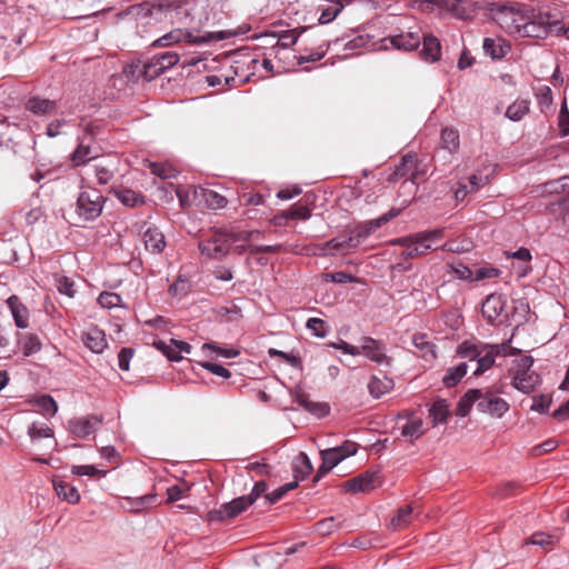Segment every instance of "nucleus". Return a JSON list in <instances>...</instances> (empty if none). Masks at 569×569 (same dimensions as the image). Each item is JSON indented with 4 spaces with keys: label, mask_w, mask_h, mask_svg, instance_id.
Listing matches in <instances>:
<instances>
[{
    "label": "nucleus",
    "mask_w": 569,
    "mask_h": 569,
    "mask_svg": "<svg viewBox=\"0 0 569 569\" xmlns=\"http://www.w3.org/2000/svg\"><path fill=\"white\" fill-rule=\"evenodd\" d=\"M559 23V13L530 10L527 13L515 14L509 29L519 37L546 39L550 33L556 34Z\"/></svg>",
    "instance_id": "obj_1"
},
{
    "label": "nucleus",
    "mask_w": 569,
    "mask_h": 569,
    "mask_svg": "<svg viewBox=\"0 0 569 569\" xmlns=\"http://www.w3.org/2000/svg\"><path fill=\"white\" fill-rule=\"evenodd\" d=\"M506 348V343L489 345L476 339H471L465 340L458 345L456 355L458 358L467 361L469 367L470 363H472V376L480 377L487 370L492 368L496 358L500 356Z\"/></svg>",
    "instance_id": "obj_2"
},
{
    "label": "nucleus",
    "mask_w": 569,
    "mask_h": 569,
    "mask_svg": "<svg viewBox=\"0 0 569 569\" xmlns=\"http://www.w3.org/2000/svg\"><path fill=\"white\" fill-rule=\"evenodd\" d=\"M473 405L479 412L496 418H501L509 410V403L491 388L469 389L458 401L456 415L467 417Z\"/></svg>",
    "instance_id": "obj_3"
},
{
    "label": "nucleus",
    "mask_w": 569,
    "mask_h": 569,
    "mask_svg": "<svg viewBox=\"0 0 569 569\" xmlns=\"http://www.w3.org/2000/svg\"><path fill=\"white\" fill-rule=\"evenodd\" d=\"M106 199L94 188H81L76 202V214L79 222H91L98 219L103 210Z\"/></svg>",
    "instance_id": "obj_4"
},
{
    "label": "nucleus",
    "mask_w": 569,
    "mask_h": 569,
    "mask_svg": "<svg viewBox=\"0 0 569 569\" xmlns=\"http://www.w3.org/2000/svg\"><path fill=\"white\" fill-rule=\"evenodd\" d=\"M176 8L170 0H160L157 2L144 1L128 9V14L137 20L149 23L150 21H161L167 17V12Z\"/></svg>",
    "instance_id": "obj_5"
},
{
    "label": "nucleus",
    "mask_w": 569,
    "mask_h": 569,
    "mask_svg": "<svg viewBox=\"0 0 569 569\" xmlns=\"http://www.w3.org/2000/svg\"><path fill=\"white\" fill-rule=\"evenodd\" d=\"M227 237L226 230H214L209 238L199 242L198 248L203 256L221 261L231 248Z\"/></svg>",
    "instance_id": "obj_6"
},
{
    "label": "nucleus",
    "mask_w": 569,
    "mask_h": 569,
    "mask_svg": "<svg viewBox=\"0 0 569 569\" xmlns=\"http://www.w3.org/2000/svg\"><path fill=\"white\" fill-rule=\"evenodd\" d=\"M226 38H227L226 33L223 31H221V32H219V36L216 37V40H223ZM213 39H214V37L211 33H208L202 37H196L189 31H183L182 29H174V30L166 33L164 36L158 38L157 40H154L152 46L153 47H168L173 43H178L182 40H186L190 43L201 44V43H208Z\"/></svg>",
    "instance_id": "obj_7"
},
{
    "label": "nucleus",
    "mask_w": 569,
    "mask_h": 569,
    "mask_svg": "<svg viewBox=\"0 0 569 569\" xmlns=\"http://www.w3.org/2000/svg\"><path fill=\"white\" fill-rule=\"evenodd\" d=\"M395 243L403 247L400 257L405 260L413 259L426 254L430 250H436L430 243L419 238V233H413L408 237L398 238Z\"/></svg>",
    "instance_id": "obj_8"
},
{
    "label": "nucleus",
    "mask_w": 569,
    "mask_h": 569,
    "mask_svg": "<svg viewBox=\"0 0 569 569\" xmlns=\"http://www.w3.org/2000/svg\"><path fill=\"white\" fill-rule=\"evenodd\" d=\"M360 351L361 355L366 356L369 360L378 363V365H385L390 366L391 365V358L387 356L386 353V345L377 339H373L371 337H362L360 339Z\"/></svg>",
    "instance_id": "obj_9"
},
{
    "label": "nucleus",
    "mask_w": 569,
    "mask_h": 569,
    "mask_svg": "<svg viewBox=\"0 0 569 569\" xmlns=\"http://www.w3.org/2000/svg\"><path fill=\"white\" fill-rule=\"evenodd\" d=\"M250 506L251 501L247 500L244 496H241L232 499L227 503H223L219 509L210 511L209 518L212 521H222L224 519H231L239 516Z\"/></svg>",
    "instance_id": "obj_10"
},
{
    "label": "nucleus",
    "mask_w": 569,
    "mask_h": 569,
    "mask_svg": "<svg viewBox=\"0 0 569 569\" xmlns=\"http://www.w3.org/2000/svg\"><path fill=\"white\" fill-rule=\"evenodd\" d=\"M508 299L501 293H491L487 296L481 306L482 316L490 322L495 321L505 312Z\"/></svg>",
    "instance_id": "obj_11"
},
{
    "label": "nucleus",
    "mask_w": 569,
    "mask_h": 569,
    "mask_svg": "<svg viewBox=\"0 0 569 569\" xmlns=\"http://www.w3.org/2000/svg\"><path fill=\"white\" fill-rule=\"evenodd\" d=\"M379 476L377 471H365L361 475L353 477L345 483V488L349 492H366L375 488L376 481Z\"/></svg>",
    "instance_id": "obj_12"
},
{
    "label": "nucleus",
    "mask_w": 569,
    "mask_h": 569,
    "mask_svg": "<svg viewBox=\"0 0 569 569\" xmlns=\"http://www.w3.org/2000/svg\"><path fill=\"white\" fill-rule=\"evenodd\" d=\"M101 423V419L96 416L82 417L69 421V429L74 437L84 439L92 435L98 426Z\"/></svg>",
    "instance_id": "obj_13"
},
{
    "label": "nucleus",
    "mask_w": 569,
    "mask_h": 569,
    "mask_svg": "<svg viewBox=\"0 0 569 569\" xmlns=\"http://www.w3.org/2000/svg\"><path fill=\"white\" fill-rule=\"evenodd\" d=\"M485 54L492 60H500L505 58L511 49L510 43L502 38H485L482 43Z\"/></svg>",
    "instance_id": "obj_14"
},
{
    "label": "nucleus",
    "mask_w": 569,
    "mask_h": 569,
    "mask_svg": "<svg viewBox=\"0 0 569 569\" xmlns=\"http://www.w3.org/2000/svg\"><path fill=\"white\" fill-rule=\"evenodd\" d=\"M142 238L146 250L151 253L159 254L167 246L164 234L157 227H148Z\"/></svg>",
    "instance_id": "obj_15"
},
{
    "label": "nucleus",
    "mask_w": 569,
    "mask_h": 569,
    "mask_svg": "<svg viewBox=\"0 0 569 569\" xmlns=\"http://www.w3.org/2000/svg\"><path fill=\"white\" fill-rule=\"evenodd\" d=\"M540 382L541 379L535 371H516L512 385L517 390L530 393Z\"/></svg>",
    "instance_id": "obj_16"
},
{
    "label": "nucleus",
    "mask_w": 569,
    "mask_h": 569,
    "mask_svg": "<svg viewBox=\"0 0 569 569\" xmlns=\"http://www.w3.org/2000/svg\"><path fill=\"white\" fill-rule=\"evenodd\" d=\"M446 7L456 17L468 20L471 19L478 10V6L472 0H446Z\"/></svg>",
    "instance_id": "obj_17"
},
{
    "label": "nucleus",
    "mask_w": 569,
    "mask_h": 569,
    "mask_svg": "<svg viewBox=\"0 0 569 569\" xmlns=\"http://www.w3.org/2000/svg\"><path fill=\"white\" fill-rule=\"evenodd\" d=\"M420 57L427 62H436L441 57V44L438 38L433 34H425L422 37V48Z\"/></svg>",
    "instance_id": "obj_18"
},
{
    "label": "nucleus",
    "mask_w": 569,
    "mask_h": 569,
    "mask_svg": "<svg viewBox=\"0 0 569 569\" xmlns=\"http://www.w3.org/2000/svg\"><path fill=\"white\" fill-rule=\"evenodd\" d=\"M24 108L36 116H47L56 110L57 102L54 100L33 96L26 101Z\"/></svg>",
    "instance_id": "obj_19"
},
{
    "label": "nucleus",
    "mask_w": 569,
    "mask_h": 569,
    "mask_svg": "<svg viewBox=\"0 0 569 569\" xmlns=\"http://www.w3.org/2000/svg\"><path fill=\"white\" fill-rule=\"evenodd\" d=\"M7 305L14 319L16 326L21 329L27 328L29 325V311L20 299L13 295L8 298Z\"/></svg>",
    "instance_id": "obj_20"
},
{
    "label": "nucleus",
    "mask_w": 569,
    "mask_h": 569,
    "mask_svg": "<svg viewBox=\"0 0 569 569\" xmlns=\"http://www.w3.org/2000/svg\"><path fill=\"white\" fill-rule=\"evenodd\" d=\"M391 46L398 50L412 51L417 49L421 42L418 33L408 32L400 33L388 38Z\"/></svg>",
    "instance_id": "obj_21"
},
{
    "label": "nucleus",
    "mask_w": 569,
    "mask_h": 569,
    "mask_svg": "<svg viewBox=\"0 0 569 569\" xmlns=\"http://www.w3.org/2000/svg\"><path fill=\"white\" fill-rule=\"evenodd\" d=\"M83 343L87 348H89L92 352L100 353L107 347V340L103 331L98 328H92L87 331L83 336Z\"/></svg>",
    "instance_id": "obj_22"
},
{
    "label": "nucleus",
    "mask_w": 569,
    "mask_h": 569,
    "mask_svg": "<svg viewBox=\"0 0 569 569\" xmlns=\"http://www.w3.org/2000/svg\"><path fill=\"white\" fill-rule=\"evenodd\" d=\"M469 370V366L467 361H461L457 366L450 367L447 369L442 382L447 388H452L457 386L461 379L467 375Z\"/></svg>",
    "instance_id": "obj_23"
},
{
    "label": "nucleus",
    "mask_w": 569,
    "mask_h": 569,
    "mask_svg": "<svg viewBox=\"0 0 569 569\" xmlns=\"http://www.w3.org/2000/svg\"><path fill=\"white\" fill-rule=\"evenodd\" d=\"M307 30V27H299L295 29L283 30L280 32H271L270 36L278 38V46L288 48L297 43L298 38Z\"/></svg>",
    "instance_id": "obj_24"
},
{
    "label": "nucleus",
    "mask_w": 569,
    "mask_h": 569,
    "mask_svg": "<svg viewBox=\"0 0 569 569\" xmlns=\"http://www.w3.org/2000/svg\"><path fill=\"white\" fill-rule=\"evenodd\" d=\"M450 416L449 403L445 399H437L429 408V417L433 426L446 423Z\"/></svg>",
    "instance_id": "obj_25"
},
{
    "label": "nucleus",
    "mask_w": 569,
    "mask_h": 569,
    "mask_svg": "<svg viewBox=\"0 0 569 569\" xmlns=\"http://www.w3.org/2000/svg\"><path fill=\"white\" fill-rule=\"evenodd\" d=\"M113 193L126 207L134 208L144 203V197L131 189H113Z\"/></svg>",
    "instance_id": "obj_26"
},
{
    "label": "nucleus",
    "mask_w": 569,
    "mask_h": 569,
    "mask_svg": "<svg viewBox=\"0 0 569 569\" xmlns=\"http://www.w3.org/2000/svg\"><path fill=\"white\" fill-rule=\"evenodd\" d=\"M392 388H393V380L386 376L383 377V379H380V378L373 376V377H371V379L368 383L369 393L373 398H380L382 395L387 393Z\"/></svg>",
    "instance_id": "obj_27"
},
{
    "label": "nucleus",
    "mask_w": 569,
    "mask_h": 569,
    "mask_svg": "<svg viewBox=\"0 0 569 569\" xmlns=\"http://www.w3.org/2000/svg\"><path fill=\"white\" fill-rule=\"evenodd\" d=\"M412 508L411 506H405L397 510L396 515L391 518L389 528L392 531H399L411 522Z\"/></svg>",
    "instance_id": "obj_28"
},
{
    "label": "nucleus",
    "mask_w": 569,
    "mask_h": 569,
    "mask_svg": "<svg viewBox=\"0 0 569 569\" xmlns=\"http://www.w3.org/2000/svg\"><path fill=\"white\" fill-rule=\"evenodd\" d=\"M53 488L58 497L68 501L69 503H77L80 500V493L78 489L64 481H54Z\"/></svg>",
    "instance_id": "obj_29"
},
{
    "label": "nucleus",
    "mask_w": 569,
    "mask_h": 569,
    "mask_svg": "<svg viewBox=\"0 0 569 569\" xmlns=\"http://www.w3.org/2000/svg\"><path fill=\"white\" fill-rule=\"evenodd\" d=\"M413 346L422 352V357L426 359L436 358L435 345L428 340L425 333H415L412 337Z\"/></svg>",
    "instance_id": "obj_30"
},
{
    "label": "nucleus",
    "mask_w": 569,
    "mask_h": 569,
    "mask_svg": "<svg viewBox=\"0 0 569 569\" xmlns=\"http://www.w3.org/2000/svg\"><path fill=\"white\" fill-rule=\"evenodd\" d=\"M528 112L529 101L526 99H518L507 108L506 117L512 121H519Z\"/></svg>",
    "instance_id": "obj_31"
},
{
    "label": "nucleus",
    "mask_w": 569,
    "mask_h": 569,
    "mask_svg": "<svg viewBox=\"0 0 569 569\" xmlns=\"http://www.w3.org/2000/svg\"><path fill=\"white\" fill-rule=\"evenodd\" d=\"M295 401L303 407L305 409H307L308 411L310 412H313L318 416H326L329 411V408L326 406V405H321V403H313L312 401H310L307 397V395H305L303 392H298L296 396H295Z\"/></svg>",
    "instance_id": "obj_32"
},
{
    "label": "nucleus",
    "mask_w": 569,
    "mask_h": 569,
    "mask_svg": "<svg viewBox=\"0 0 569 569\" xmlns=\"http://www.w3.org/2000/svg\"><path fill=\"white\" fill-rule=\"evenodd\" d=\"M459 147V134L456 130L446 128L441 131V149L453 153Z\"/></svg>",
    "instance_id": "obj_33"
},
{
    "label": "nucleus",
    "mask_w": 569,
    "mask_h": 569,
    "mask_svg": "<svg viewBox=\"0 0 569 569\" xmlns=\"http://www.w3.org/2000/svg\"><path fill=\"white\" fill-rule=\"evenodd\" d=\"M203 200L208 208L217 210L227 206L228 200L213 190H204L202 193Z\"/></svg>",
    "instance_id": "obj_34"
},
{
    "label": "nucleus",
    "mask_w": 569,
    "mask_h": 569,
    "mask_svg": "<svg viewBox=\"0 0 569 569\" xmlns=\"http://www.w3.org/2000/svg\"><path fill=\"white\" fill-rule=\"evenodd\" d=\"M284 219L307 220L311 216V211L307 206L293 204L290 209L282 212Z\"/></svg>",
    "instance_id": "obj_35"
},
{
    "label": "nucleus",
    "mask_w": 569,
    "mask_h": 569,
    "mask_svg": "<svg viewBox=\"0 0 569 569\" xmlns=\"http://www.w3.org/2000/svg\"><path fill=\"white\" fill-rule=\"evenodd\" d=\"M28 435L31 440L34 441L39 438L53 437V430L47 423L38 425L37 422H33L28 427Z\"/></svg>",
    "instance_id": "obj_36"
},
{
    "label": "nucleus",
    "mask_w": 569,
    "mask_h": 569,
    "mask_svg": "<svg viewBox=\"0 0 569 569\" xmlns=\"http://www.w3.org/2000/svg\"><path fill=\"white\" fill-rule=\"evenodd\" d=\"M22 349L24 356H31L41 349V341L37 335H26L22 340Z\"/></svg>",
    "instance_id": "obj_37"
},
{
    "label": "nucleus",
    "mask_w": 569,
    "mask_h": 569,
    "mask_svg": "<svg viewBox=\"0 0 569 569\" xmlns=\"http://www.w3.org/2000/svg\"><path fill=\"white\" fill-rule=\"evenodd\" d=\"M422 433H423V431H422V420L421 419L409 420L401 428V435L403 437H409L411 439H418Z\"/></svg>",
    "instance_id": "obj_38"
},
{
    "label": "nucleus",
    "mask_w": 569,
    "mask_h": 569,
    "mask_svg": "<svg viewBox=\"0 0 569 569\" xmlns=\"http://www.w3.org/2000/svg\"><path fill=\"white\" fill-rule=\"evenodd\" d=\"M92 158H94V156H91L90 146L84 144L82 140L71 156L72 162L76 166L83 164Z\"/></svg>",
    "instance_id": "obj_39"
},
{
    "label": "nucleus",
    "mask_w": 569,
    "mask_h": 569,
    "mask_svg": "<svg viewBox=\"0 0 569 569\" xmlns=\"http://www.w3.org/2000/svg\"><path fill=\"white\" fill-rule=\"evenodd\" d=\"M321 460L325 461L329 468H335L342 460H345V456H341L340 450L335 448H329L320 451Z\"/></svg>",
    "instance_id": "obj_40"
},
{
    "label": "nucleus",
    "mask_w": 569,
    "mask_h": 569,
    "mask_svg": "<svg viewBox=\"0 0 569 569\" xmlns=\"http://www.w3.org/2000/svg\"><path fill=\"white\" fill-rule=\"evenodd\" d=\"M190 490V486L182 481L180 483L173 485L167 489V501L172 503L174 501L180 500L188 491Z\"/></svg>",
    "instance_id": "obj_41"
},
{
    "label": "nucleus",
    "mask_w": 569,
    "mask_h": 569,
    "mask_svg": "<svg viewBox=\"0 0 569 569\" xmlns=\"http://www.w3.org/2000/svg\"><path fill=\"white\" fill-rule=\"evenodd\" d=\"M153 500L152 496H142L136 499L127 498L123 507L130 512H139Z\"/></svg>",
    "instance_id": "obj_42"
},
{
    "label": "nucleus",
    "mask_w": 569,
    "mask_h": 569,
    "mask_svg": "<svg viewBox=\"0 0 569 569\" xmlns=\"http://www.w3.org/2000/svg\"><path fill=\"white\" fill-rule=\"evenodd\" d=\"M416 154L408 153L402 157L401 163L396 167L395 174L399 177L407 176L412 169L416 168Z\"/></svg>",
    "instance_id": "obj_43"
},
{
    "label": "nucleus",
    "mask_w": 569,
    "mask_h": 569,
    "mask_svg": "<svg viewBox=\"0 0 569 569\" xmlns=\"http://www.w3.org/2000/svg\"><path fill=\"white\" fill-rule=\"evenodd\" d=\"M316 531L321 536H328L331 532H333L338 527L339 522L337 518L335 517H328L320 521H318L316 525Z\"/></svg>",
    "instance_id": "obj_44"
},
{
    "label": "nucleus",
    "mask_w": 569,
    "mask_h": 569,
    "mask_svg": "<svg viewBox=\"0 0 569 569\" xmlns=\"http://www.w3.org/2000/svg\"><path fill=\"white\" fill-rule=\"evenodd\" d=\"M159 67L164 72L167 69L176 66L179 62V54L172 51H167L153 58Z\"/></svg>",
    "instance_id": "obj_45"
},
{
    "label": "nucleus",
    "mask_w": 569,
    "mask_h": 569,
    "mask_svg": "<svg viewBox=\"0 0 569 569\" xmlns=\"http://www.w3.org/2000/svg\"><path fill=\"white\" fill-rule=\"evenodd\" d=\"M281 557H282V553L273 551V550H268V551L257 555L254 557V563L257 567L264 566L270 562L280 565Z\"/></svg>",
    "instance_id": "obj_46"
},
{
    "label": "nucleus",
    "mask_w": 569,
    "mask_h": 569,
    "mask_svg": "<svg viewBox=\"0 0 569 569\" xmlns=\"http://www.w3.org/2000/svg\"><path fill=\"white\" fill-rule=\"evenodd\" d=\"M37 405L39 406L43 415L53 416L58 410L57 402L49 395H43L39 397L37 399Z\"/></svg>",
    "instance_id": "obj_47"
},
{
    "label": "nucleus",
    "mask_w": 569,
    "mask_h": 569,
    "mask_svg": "<svg viewBox=\"0 0 569 569\" xmlns=\"http://www.w3.org/2000/svg\"><path fill=\"white\" fill-rule=\"evenodd\" d=\"M121 297L114 292H101L98 297V303L106 309L120 306Z\"/></svg>",
    "instance_id": "obj_48"
},
{
    "label": "nucleus",
    "mask_w": 569,
    "mask_h": 569,
    "mask_svg": "<svg viewBox=\"0 0 569 569\" xmlns=\"http://www.w3.org/2000/svg\"><path fill=\"white\" fill-rule=\"evenodd\" d=\"M306 326L316 337L323 338L328 333V326L320 318H309Z\"/></svg>",
    "instance_id": "obj_49"
},
{
    "label": "nucleus",
    "mask_w": 569,
    "mask_h": 569,
    "mask_svg": "<svg viewBox=\"0 0 569 569\" xmlns=\"http://www.w3.org/2000/svg\"><path fill=\"white\" fill-rule=\"evenodd\" d=\"M153 346L161 351L170 361H180L182 357L173 349V345L163 340H154Z\"/></svg>",
    "instance_id": "obj_50"
},
{
    "label": "nucleus",
    "mask_w": 569,
    "mask_h": 569,
    "mask_svg": "<svg viewBox=\"0 0 569 569\" xmlns=\"http://www.w3.org/2000/svg\"><path fill=\"white\" fill-rule=\"evenodd\" d=\"M526 543H531L536 546H540L545 549H549L553 545L552 536L545 533V532H535L531 535V537L527 540Z\"/></svg>",
    "instance_id": "obj_51"
},
{
    "label": "nucleus",
    "mask_w": 569,
    "mask_h": 569,
    "mask_svg": "<svg viewBox=\"0 0 569 569\" xmlns=\"http://www.w3.org/2000/svg\"><path fill=\"white\" fill-rule=\"evenodd\" d=\"M162 72V68L159 67L156 60L152 58L149 62L143 64L141 74L146 80L151 81L152 79L160 76Z\"/></svg>",
    "instance_id": "obj_52"
},
{
    "label": "nucleus",
    "mask_w": 569,
    "mask_h": 569,
    "mask_svg": "<svg viewBox=\"0 0 569 569\" xmlns=\"http://www.w3.org/2000/svg\"><path fill=\"white\" fill-rule=\"evenodd\" d=\"M71 472L76 476L96 477L98 475H106V471L98 469L93 465L73 466Z\"/></svg>",
    "instance_id": "obj_53"
},
{
    "label": "nucleus",
    "mask_w": 569,
    "mask_h": 569,
    "mask_svg": "<svg viewBox=\"0 0 569 569\" xmlns=\"http://www.w3.org/2000/svg\"><path fill=\"white\" fill-rule=\"evenodd\" d=\"M552 400L551 397L540 395L533 398V402L530 407L531 410L545 413L549 410Z\"/></svg>",
    "instance_id": "obj_54"
},
{
    "label": "nucleus",
    "mask_w": 569,
    "mask_h": 569,
    "mask_svg": "<svg viewBox=\"0 0 569 569\" xmlns=\"http://www.w3.org/2000/svg\"><path fill=\"white\" fill-rule=\"evenodd\" d=\"M327 281H331L335 283H348V282H356L357 279L345 271H338V272H330L325 274Z\"/></svg>",
    "instance_id": "obj_55"
},
{
    "label": "nucleus",
    "mask_w": 569,
    "mask_h": 569,
    "mask_svg": "<svg viewBox=\"0 0 569 569\" xmlns=\"http://www.w3.org/2000/svg\"><path fill=\"white\" fill-rule=\"evenodd\" d=\"M201 367L218 377H222L224 379H228L231 377V372L221 365L207 361V362H202Z\"/></svg>",
    "instance_id": "obj_56"
},
{
    "label": "nucleus",
    "mask_w": 569,
    "mask_h": 569,
    "mask_svg": "<svg viewBox=\"0 0 569 569\" xmlns=\"http://www.w3.org/2000/svg\"><path fill=\"white\" fill-rule=\"evenodd\" d=\"M202 348L203 349L214 350L218 355H220V356H222L224 358H236L240 353V351L238 349H234V348H221V347L216 346L212 342L203 343Z\"/></svg>",
    "instance_id": "obj_57"
},
{
    "label": "nucleus",
    "mask_w": 569,
    "mask_h": 569,
    "mask_svg": "<svg viewBox=\"0 0 569 569\" xmlns=\"http://www.w3.org/2000/svg\"><path fill=\"white\" fill-rule=\"evenodd\" d=\"M327 50H328V46H326L325 48H323V46H320L319 50L310 52L307 56H300L298 58V63L299 64H303V63H307V62H317V61L321 60L325 57Z\"/></svg>",
    "instance_id": "obj_58"
},
{
    "label": "nucleus",
    "mask_w": 569,
    "mask_h": 569,
    "mask_svg": "<svg viewBox=\"0 0 569 569\" xmlns=\"http://www.w3.org/2000/svg\"><path fill=\"white\" fill-rule=\"evenodd\" d=\"M298 461L300 465L296 467V472L301 473L302 478H305L312 471V463L305 452L299 453Z\"/></svg>",
    "instance_id": "obj_59"
},
{
    "label": "nucleus",
    "mask_w": 569,
    "mask_h": 569,
    "mask_svg": "<svg viewBox=\"0 0 569 569\" xmlns=\"http://www.w3.org/2000/svg\"><path fill=\"white\" fill-rule=\"evenodd\" d=\"M452 272L461 280H473V271L463 263L450 264Z\"/></svg>",
    "instance_id": "obj_60"
},
{
    "label": "nucleus",
    "mask_w": 569,
    "mask_h": 569,
    "mask_svg": "<svg viewBox=\"0 0 569 569\" xmlns=\"http://www.w3.org/2000/svg\"><path fill=\"white\" fill-rule=\"evenodd\" d=\"M133 357V349L122 348L118 353V366L121 370H129L130 360Z\"/></svg>",
    "instance_id": "obj_61"
},
{
    "label": "nucleus",
    "mask_w": 569,
    "mask_h": 569,
    "mask_svg": "<svg viewBox=\"0 0 569 569\" xmlns=\"http://www.w3.org/2000/svg\"><path fill=\"white\" fill-rule=\"evenodd\" d=\"M190 289L189 281L184 279L182 276H179L178 279L170 286L169 292L172 295H186Z\"/></svg>",
    "instance_id": "obj_62"
},
{
    "label": "nucleus",
    "mask_w": 569,
    "mask_h": 569,
    "mask_svg": "<svg viewBox=\"0 0 569 569\" xmlns=\"http://www.w3.org/2000/svg\"><path fill=\"white\" fill-rule=\"evenodd\" d=\"M418 233L420 239L425 240L426 243H430L432 246V242L443 238L445 230L439 228L429 231H421Z\"/></svg>",
    "instance_id": "obj_63"
},
{
    "label": "nucleus",
    "mask_w": 569,
    "mask_h": 569,
    "mask_svg": "<svg viewBox=\"0 0 569 569\" xmlns=\"http://www.w3.org/2000/svg\"><path fill=\"white\" fill-rule=\"evenodd\" d=\"M267 489H268L267 482L263 480H260L254 483L251 492L249 495L244 496V498L247 500H250L251 505H252L261 495L266 493Z\"/></svg>",
    "instance_id": "obj_64"
}]
</instances>
